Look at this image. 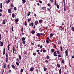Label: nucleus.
Listing matches in <instances>:
<instances>
[{"label":"nucleus","instance_id":"nucleus-1","mask_svg":"<svg viewBox=\"0 0 74 74\" xmlns=\"http://www.w3.org/2000/svg\"><path fill=\"white\" fill-rule=\"evenodd\" d=\"M64 2V12H66V3H65V1L64 0H63Z\"/></svg>","mask_w":74,"mask_h":74},{"label":"nucleus","instance_id":"nucleus-2","mask_svg":"<svg viewBox=\"0 0 74 74\" xmlns=\"http://www.w3.org/2000/svg\"><path fill=\"white\" fill-rule=\"evenodd\" d=\"M6 62H8V53H6Z\"/></svg>","mask_w":74,"mask_h":74},{"label":"nucleus","instance_id":"nucleus-3","mask_svg":"<svg viewBox=\"0 0 74 74\" xmlns=\"http://www.w3.org/2000/svg\"><path fill=\"white\" fill-rule=\"evenodd\" d=\"M65 53H66V56H68V57H69V54H68V51H67L66 50L65 51Z\"/></svg>","mask_w":74,"mask_h":74},{"label":"nucleus","instance_id":"nucleus-4","mask_svg":"<svg viewBox=\"0 0 74 74\" xmlns=\"http://www.w3.org/2000/svg\"><path fill=\"white\" fill-rule=\"evenodd\" d=\"M38 23V21H35V25H37Z\"/></svg>","mask_w":74,"mask_h":74},{"label":"nucleus","instance_id":"nucleus-5","mask_svg":"<svg viewBox=\"0 0 74 74\" xmlns=\"http://www.w3.org/2000/svg\"><path fill=\"white\" fill-rule=\"evenodd\" d=\"M56 51H55L53 53V54L54 55V56H58V55H57V54H56Z\"/></svg>","mask_w":74,"mask_h":74},{"label":"nucleus","instance_id":"nucleus-6","mask_svg":"<svg viewBox=\"0 0 74 74\" xmlns=\"http://www.w3.org/2000/svg\"><path fill=\"white\" fill-rule=\"evenodd\" d=\"M34 70V68L33 67H31L30 69V71H33Z\"/></svg>","mask_w":74,"mask_h":74},{"label":"nucleus","instance_id":"nucleus-7","mask_svg":"<svg viewBox=\"0 0 74 74\" xmlns=\"http://www.w3.org/2000/svg\"><path fill=\"white\" fill-rule=\"evenodd\" d=\"M5 48L3 49V55H5Z\"/></svg>","mask_w":74,"mask_h":74},{"label":"nucleus","instance_id":"nucleus-8","mask_svg":"<svg viewBox=\"0 0 74 74\" xmlns=\"http://www.w3.org/2000/svg\"><path fill=\"white\" fill-rule=\"evenodd\" d=\"M41 35L40 34H39V33H37V36L38 37H40Z\"/></svg>","mask_w":74,"mask_h":74},{"label":"nucleus","instance_id":"nucleus-9","mask_svg":"<svg viewBox=\"0 0 74 74\" xmlns=\"http://www.w3.org/2000/svg\"><path fill=\"white\" fill-rule=\"evenodd\" d=\"M18 58L20 60H21V59H22V57H21V55H18Z\"/></svg>","mask_w":74,"mask_h":74},{"label":"nucleus","instance_id":"nucleus-10","mask_svg":"<svg viewBox=\"0 0 74 74\" xmlns=\"http://www.w3.org/2000/svg\"><path fill=\"white\" fill-rule=\"evenodd\" d=\"M0 44L1 45H0L1 47H2L3 46V45L4 44V43H3V42H0Z\"/></svg>","mask_w":74,"mask_h":74},{"label":"nucleus","instance_id":"nucleus-11","mask_svg":"<svg viewBox=\"0 0 74 74\" xmlns=\"http://www.w3.org/2000/svg\"><path fill=\"white\" fill-rule=\"evenodd\" d=\"M31 33L33 34H34L35 33V31L34 30H32L31 31Z\"/></svg>","mask_w":74,"mask_h":74},{"label":"nucleus","instance_id":"nucleus-12","mask_svg":"<svg viewBox=\"0 0 74 74\" xmlns=\"http://www.w3.org/2000/svg\"><path fill=\"white\" fill-rule=\"evenodd\" d=\"M51 51V52H55V50L53 49H52Z\"/></svg>","mask_w":74,"mask_h":74},{"label":"nucleus","instance_id":"nucleus-13","mask_svg":"<svg viewBox=\"0 0 74 74\" xmlns=\"http://www.w3.org/2000/svg\"><path fill=\"white\" fill-rule=\"evenodd\" d=\"M59 27L60 29V30L61 31H63V29H62V27L61 26H60Z\"/></svg>","mask_w":74,"mask_h":74},{"label":"nucleus","instance_id":"nucleus-14","mask_svg":"<svg viewBox=\"0 0 74 74\" xmlns=\"http://www.w3.org/2000/svg\"><path fill=\"white\" fill-rule=\"evenodd\" d=\"M8 11L9 14H10L11 12V10L10 9H9L8 10Z\"/></svg>","mask_w":74,"mask_h":74},{"label":"nucleus","instance_id":"nucleus-15","mask_svg":"<svg viewBox=\"0 0 74 74\" xmlns=\"http://www.w3.org/2000/svg\"><path fill=\"white\" fill-rule=\"evenodd\" d=\"M57 66L58 67V68H60V65L59 64H57Z\"/></svg>","mask_w":74,"mask_h":74},{"label":"nucleus","instance_id":"nucleus-16","mask_svg":"<svg viewBox=\"0 0 74 74\" xmlns=\"http://www.w3.org/2000/svg\"><path fill=\"white\" fill-rule=\"evenodd\" d=\"M22 1H23V4H24L26 3V0H22Z\"/></svg>","mask_w":74,"mask_h":74},{"label":"nucleus","instance_id":"nucleus-17","mask_svg":"<svg viewBox=\"0 0 74 74\" xmlns=\"http://www.w3.org/2000/svg\"><path fill=\"white\" fill-rule=\"evenodd\" d=\"M15 21L16 22H16H18V21H19V19H18V18H16L15 20Z\"/></svg>","mask_w":74,"mask_h":74},{"label":"nucleus","instance_id":"nucleus-18","mask_svg":"<svg viewBox=\"0 0 74 74\" xmlns=\"http://www.w3.org/2000/svg\"><path fill=\"white\" fill-rule=\"evenodd\" d=\"M46 7H43L42 8V10H46Z\"/></svg>","mask_w":74,"mask_h":74},{"label":"nucleus","instance_id":"nucleus-19","mask_svg":"<svg viewBox=\"0 0 74 74\" xmlns=\"http://www.w3.org/2000/svg\"><path fill=\"white\" fill-rule=\"evenodd\" d=\"M59 73L60 74L62 73V69H60L59 70Z\"/></svg>","mask_w":74,"mask_h":74},{"label":"nucleus","instance_id":"nucleus-20","mask_svg":"<svg viewBox=\"0 0 74 74\" xmlns=\"http://www.w3.org/2000/svg\"><path fill=\"white\" fill-rule=\"evenodd\" d=\"M12 67L14 69H15V66H14V65H12Z\"/></svg>","mask_w":74,"mask_h":74},{"label":"nucleus","instance_id":"nucleus-21","mask_svg":"<svg viewBox=\"0 0 74 74\" xmlns=\"http://www.w3.org/2000/svg\"><path fill=\"white\" fill-rule=\"evenodd\" d=\"M13 53H15V47H13Z\"/></svg>","mask_w":74,"mask_h":74},{"label":"nucleus","instance_id":"nucleus-22","mask_svg":"<svg viewBox=\"0 0 74 74\" xmlns=\"http://www.w3.org/2000/svg\"><path fill=\"white\" fill-rule=\"evenodd\" d=\"M43 69L44 70V71H46L47 70V69L45 67H44Z\"/></svg>","mask_w":74,"mask_h":74},{"label":"nucleus","instance_id":"nucleus-23","mask_svg":"<svg viewBox=\"0 0 74 74\" xmlns=\"http://www.w3.org/2000/svg\"><path fill=\"white\" fill-rule=\"evenodd\" d=\"M12 17H13V18H15V14H14V13H13L12 14Z\"/></svg>","mask_w":74,"mask_h":74},{"label":"nucleus","instance_id":"nucleus-24","mask_svg":"<svg viewBox=\"0 0 74 74\" xmlns=\"http://www.w3.org/2000/svg\"><path fill=\"white\" fill-rule=\"evenodd\" d=\"M22 41L23 44H25V43H26V41L25 40H23Z\"/></svg>","mask_w":74,"mask_h":74},{"label":"nucleus","instance_id":"nucleus-25","mask_svg":"<svg viewBox=\"0 0 74 74\" xmlns=\"http://www.w3.org/2000/svg\"><path fill=\"white\" fill-rule=\"evenodd\" d=\"M0 8H1V9H2V8H3V6H2V3H0Z\"/></svg>","mask_w":74,"mask_h":74},{"label":"nucleus","instance_id":"nucleus-26","mask_svg":"<svg viewBox=\"0 0 74 74\" xmlns=\"http://www.w3.org/2000/svg\"><path fill=\"white\" fill-rule=\"evenodd\" d=\"M3 24H5V20H4L3 22Z\"/></svg>","mask_w":74,"mask_h":74},{"label":"nucleus","instance_id":"nucleus-27","mask_svg":"<svg viewBox=\"0 0 74 74\" xmlns=\"http://www.w3.org/2000/svg\"><path fill=\"white\" fill-rule=\"evenodd\" d=\"M24 25L25 26H26L27 25V22L25 21V22Z\"/></svg>","mask_w":74,"mask_h":74},{"label":"nucleus","instance_id":"nucleus-28","mask_svg":"<svg viewBox=\"0 0 74 74\" xmlns=\"http://www.w3.org/2000/svg\"><path fill=\"white\" fill-rule=\"evenodd\" d=\"M22 41H25V37H23L22 39Z\"/></svg>","mask_w":74,"mask_h":74},{"label":"nucleus","instance_id":"nucleus-29","mask_svg":"<svg viewBox=\"0 0 74 74\" xmlns=\"http://www.w3.org/2000/svg\"><path fill=\"white\" fill-rule=\"evenodd\" d=\"M31 13V12H29L27 14V16H29V15H30V14Z\"/></svg>","mask_w":74,"mask_h":74},{"label":"nucleus","instance_id":"nucleus-30","mask_svg":"<svg viewBox=\"0 0 74 74\" xmlns=\"http://www.w3.org/2000/svg\"><path fill=\"white\" fill-rule=\"evenodd\" d=\"M47 59H49V56H48V55H47L46 57Z\"/></svg>","mask_w":74,"mask_h":74},{"label":"nucleus","instance_id":"nucleus-31","mask_svg":"<svg viewBox=\"0 0 74 74\" xmlns=\"http://www.w3.org/2000/svg\"><path fill=\"white\" fill-rule=\"evenodd\" d=\"M61 51H63V47L62 46L60 47Z\"/></svg>","mask_w":74,"mask_h":74},{"label":"nucleus","instance_id":"nucleus-32","mask_svg":"<svg viewBox=\"0 0 74 74\" xmlns=\"http://www.w3.org/2000/svg\"><path fill=\"white\" fill-rule=\"evenodd\" d=\"M16 64L17 65V66H19V64L17 62H16Z\"/></svg>","mask_w":74,"mask_h":74},{"label":"nucleus","instance_id":"nucleus-33","mask_svg":"<svg viewBox=\"0 0 74 74\" xmlns=\"http://www.w3.org/2000/svg\"><path fill=\"white\" fill-rule=\"evenodd\" d=\"M56 6H57V8H58V9L59 8V5L57 4Z\"/></svg>","mask_w":74,"mask_h":74},{"label":"nucleus","instance_id":"nucleus-34","mask_svg":"<svg viewBox=\"0 0 74 74\" xmlns=\"http://www.w3.org/2000/svg\"><path fill=\"white\" fill-rule=\"evenodd\" d=\"M55 5L56 6L57 5V4H56V0H55Z\"/></svg>","mask_w":74,"mask_h":74},{"label":"nucleus","instance_id":"nucleus-35","mask_svg":"<svg viewBox=\"0 0 74 74\" xmlns=\"http://www.w3.org/2000/svg\"><path fill=\"white\" fill-rule=\"evenodd\" d=\"M53 34H50V37H52V36H53Z\"/></svg>","mask_w":74,"mask_h":74},{"label":"nucleus","instance_id":"nucleus-36","mask_svg":"<svg viewBox=\"0 0 74 74\" xmlns=\"http://www.w3.org/2000/svg\"><path fill=\"white\" fill-rule=\"evenodd\" d=\"M10 6L12 7H14V4L12 3L11 4Z\"/></svg>","mask_w":74,"mask_h":74},{"label":"nucleus","instance_id":"nucleus-37","mask_svg":"<svg viewBox=\"0 0 74 74\" xmlns=\"http://www.w3.org/2000/svg\"><path fill=\"white\" fill-rule=\"evenodd\" d=\"M19 60H20V59H18V58H17L16 59V60H17V62H19Z\"/></svg>","mask_w":74,"mask_h":74},{"label":"nucleus","instance_id":"nucleus-38","mask_svg":"<svg viewBox=\"0 0 74 74\" xmlns=\"http://www.w3.org/2000/svg\"><path fill=\"white\" fill-rule=\"evenodd\" d=\"M7 67H8V69H10V67H10V64H8Z\"/></svg>","mask_w":74,"mask_h":74},{"label":"nucleus","instance_id":"nucleus-39","mask_svg":"<svg viewBox=\"0 0 74 74\" xmlns=\"http://www.w3.org/2000/svg\"><path fill=\"white\" fill-rule=\"evenodd\" d=\"M10 0H8V1H7L6 3H10Z\"/></svg>","mask_w":74,"mask_h":74},{"label":"nucleus","instance_id":"nucleus-40","mask_svg":"<svg viewBox=\"0 0 74 74\" xmlns=\"http://www.w3.org/2000/svg\"><path fill=\"white\" fill-rule=\"evenodd\" d=\"M14 29V27L12 26V32H14V30L13 29Z\"/></svg>","mask_w":74,"mask_h":74},{"label":"nucleus","instance_id":"nucleus-41","mask_svg":"<svg viewBox=\"0 0 74 74\" xmlns=\"http://www.w3.org/2000/svg\"><path fill=\"white\" fill-rule=\"evenodd\" d=\"M39 23H42V20H40L39 21Z\"/></svg>","mask_w":74,"mask_h":74},{"label":"nucleus","instance_id":"nucleus-42","mask_svg":"<svg viewBox=\"0 0 74 74\" xmlns=\"http://www.w3.org/2000/svg\"><path fill=\"white\" fill-rule=\"evenodd\" d=\"M41 36H44V33H42L40 34Z\"/></svg>","mask_w":74,"mask_h":74},{"label":"nucleus","instance_id":"nucleus-43","mask_svg":"<svg viewBox=\"0 0 74 74\" xmlns=\"http://www.w3.org/2000/svg\"><path fill=\"white\" fill-rule=\"evenodd\" d=\"M71 29H72V30H73L74 32V28L73 27H72Z\"/></svg>","mask_w":74,"mask_h":74},{"label":"nucleus","instance_id":"nucleus-44","mask_svg":"<svg viewBox=\"0 0 74 74\" xmlns=\"http://www.w3.org/2000/svg\"><path fill=\"white\" fill-rule=\"evenodd\" d=\"M33 55L34 56H36V53H33Z\"/></svg>","mask_w":74,"mask_h":74},{"label":"nucleus","instance_id":"nucleus-45","mask_svg":"<svg viewBox=\"0 0 74 74\" xmlns=\"http://www.w3.org/2000/svg\"><path fill=\"white\" fill-rule=\"evenodd\" d=\"M47 5L49 7H51V5L50 4V3H48L47 4Z\"/></svg>","mask_w":74,"mask_h":74},{"label":"nucleus","instance_id":"nucleus-46","mask_svg":"<svg viewBox=\"0 0 74 74\" xmlns=\"http://www.w3.org/2000/svg\"><path fill=\"white\" fill-rule=\"evenodd\" d=\"M56 52H57V53H58V54H59V53H60V52H59V51H57Z\"/></svg>","mask_w":74,"mask_h":74},{"label":"nucleus","instance_id":"nucleus-47","mask_svg":"<svg viewBox=\"0 0 74 74\" xmlns=\"http://www.w3.org/2000/svg\"><path fill=\"white\" fill-rule=\"evenodd\" d=\"M14 10H16V7H14Z\"/></svg>","mask_w":74,"mask_h":74},{"label":"nucleus","instance_id":"nucleus-48","mask_svg":"<svg viewBox=\"0 0 74 74\" xmlns=\"http://www.w3.org/2000/svg\"><path fill=\"white\" fill-rule=\"evenodd\" d=\"M45 62H46V63H48V60H46L45 61Z\"/></svg>","mask_w":74,"mask_h":74},{"label":"nucleus","instance_id":"nucleus-49","mask_svg":"<svg viewBox=\"0 0 74 74\" xmlns=\"http://www.w3.org/2000/svg\"><path fill=\"white\" fill-rule=\"evenodd\" d=\"M46 42H47V43H49V40H46Z\"/></svg>","mask_w":74,"mask_h":74},{"label":"nucleus","instance_id":"nucleus-50","mask_svg":"<svg viewBox=\"0 0 74 74\" xmlns=\"http://www.w3.org/2000/svg\"><path fill=\"white\" fill-rule=\"evenodd\" d=\"M62 63L63 64L64 63V60H62Z\"/></svg>","mask_w":74,"mask_h":74},{"label":"nucleus","instance_id":"nucleus-51","mask_svg":"<svg viewBox=\"0 0 74 74\" xmlns=\"http://www.w3.org/2000/svg\"><path fill=\"white\" fill-rule=\"evenodd\" d=\"M1 35L0 34V40H1Z\"/></svg>","mask_w":74,"mask_h":74},{"label":"nucleus","instance_id":"nucleus-52","mask_svg":"<svg viewBox=\"0 0 74 74\" xmlns=\"http://www.w3.org/2000/svg\"><path fill=\"white\" fill-rule=\"evenodd\" d=\"M6 66H7V65L6 64H5V65L4 66V68H5V67H6Z\"/></svg>","mask_w":74,"mask_h":74},{"label":"nucleus","instance_id":"nucleus-53","mask_svg":"<svg viewBox=\"0 0 74 74\" xmlns=\"http://www.w3.org/2000/svg\"><path fill=\"white\" fill-rule=\"evenodd\" d=\"M39 2L40 3L42 4V1H39Z\"/></svg>","mask_w":74,"mask_h":74},{"label":"nucleus","instance_id":"nucleus-54","mask_svg":"<svg viewBox=\"0 0 74 74\" xmlns=\"http://www.w3.org/2000/svg\"><path fill=\"white\" fill-rule=\"evenodd\" d=\"M21 73H22L23 72V69H21Z\"/></svg>","mask_w":74,"mask_h":74},{"label":"nucleus","instance_id":"nucleus-55","mask_svg":"<svg viewBox=\"0 0 74 74\" xmlns=\"http://www.w3.org/2000/svg\"><path fill=\"white\" fill-rule=\"evenodd\" d=\"M50 1L51 3H53V0H50Z\"/></svg>","mask_w":74,"mask_h":74},{"label":"nucleus","instance_id":"nucleus-56","mask_svg":"<svg viewBox=\"0 0 74 74\" xmlns=\"http://www.w3.org/2000/svg\"><path fill=\"white\" fill-rule=\"evenodd\" d=\"M58 43L59 44H61V41H59L58 42Z\"/></svg>","mask_w":74,"mask_h":74},{"label":"nucleus","instance_id":"nucleus-57","mask_svg":"<svg viewBox=\"0 0 74 74\" xmlns=\"http://www.w3.org/2000/svg\"><path fill=\"white\" fill-rule=\"evenodd\" d=\"M43 52H46V50H43Z\"/></svg>","mask_w":74,"mask_h":74},{"label":"nucleus","instance_id":"nucleus-58","mask_svg":"<svg viewBox=\"0 0 74 74\" xmlns=\"http://www.w3.org/2000/svg\"><path fill=\"white\" fill-rule=\"evenodd\" d=\"M10 45H8V48H10Z\"/></svg>","mask_w":74,"mask_h":74},{"label":"nucleus","instance_id":"nucleus-59","mask_svg":"<svg viewBox=\"0 0 74 74\" xmlns=\"http://www.w3.org/2000/svg\"><path fill=\"white\" fill-rule=\"evenodd\" d=\"M9 73H11V70H10L9 71Z\"/></svg>","mask_w":74,"mask_h":74},{"label":"nucleus","instance_id":"nucleus-60","mask_svg":"<svg viewBox=\"0 0 74 74\" xmlns=\"http://www.w3.org/2000/svg\"><path fill=\"white\" fill-rule=\"evenodd\" d=\"M39 51H40V50H39V49H38L36 50V52H38Z\"/></svg>","mask_w":74,"mask_h":74},{"label":"nucleus","instance_id":"nucleus-61","mask_svg":"<svg viewBox=\"0 0 74 74\" xmlns=\"http://www.w3.org/2000/svg\"><path fill=\"white\" fill-rule=\"evenodd\" d=\"M58 58H59V57H60V58H61V56L60 55H58Z\"/></svg>","mask_w":74,"mask_h":74},{"label":"nucleus","instance_id":"nucleus-62","mask_svg":"<svg viewBox=\"0 0 74 74\" xmlns=\"http://www.w3.org/2000/svg\"><path fill=\"white\" fill-rule=\"evenodd\" d=\"M33 24H34L33 23H31V25H32V26H33Z\"/></svg>","mask_w":74,"mask_h":74},{"label":"nucleus","instance_id":"nucleus-63","mask_svg":"<svg viewBox=\"0 0 74 74\" xmlns=\"http://www.w3.org/2000/svg\"><path fill=\"white\" fill-rule=\"evenodd\" d=\"M36 71H37V72H38V69H36Z\"/></svg>","mask_w":74,"mask_h":74},{"label":"nucleus","instance_id":"nucleus-64","mask_svg":"<svg viewBox=\"0 0 74 74\" xmlns=\"http://www.w3.org/2000/svg\"><path fill=\"white\" fill-rule=\"evenodd\" d=\"M40 45H38V47H40Z\"/></svg>","mask_w":74,"mask_h":74}]
</instances>
